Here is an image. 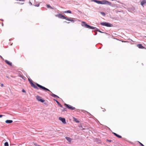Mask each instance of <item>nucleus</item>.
<instances>
[{
  "mask_svg": "<svg viewBox=\"0 0 146 146\" xmlns=\"http://www.w3.org/2000/svg\"><path fill=\"white\" fill-rule=\"evenodd\" d=\"M35 84L37 86L39 87L41 89H42L45 91H48L50 92L51 93V94H50V95L52 97L54 98H56V97H57L56 95L52 93L51 91H50L48 89H47V88L38 84L37 83H36Z\"/></svg>",
  "mask_w": 146,
  "mask_h": 146,
  "instance_id": "1",
  "label": "nucleus"
},
{
  "mask_svg": "<svg viewBox=\"0 0 146 146\" xmlns=\"http://www.w3.org/2000/svg\"><path fill=\"white\" fill-rule=\"evenodd\" d=\"M55 16L56 17H57L59 18L62 19H65L67 21H70L72 22H74V21L71 18H68L67 17H66L61 14L59 13L58 14L55 15Z\"/></svg>",
  "mask_w": 146,
  "mask_h": 146,
  "instance_id": "2",
  "label": "nucleus"
},
{
  "mask_svg": "<svg viewBox=\"0 0 146 146\" xmlns=\"http://www.w3.org/2000/svg\"><path fill=\"white\" fill-rule=\"evenodd\" d=\"M91 2H95L99 4H108L110 5L111 3L106 0L98 1L97 0H91Z\"/></svg>",
  "mask_w": 146,
  "mask_h": 146,
  "instance_id": "3",
  "label": "nucleus"
},
{
  "mask_svg": "<svg viewBox=\"0 0 146 146\" xmlns=\"http://www.w3.org/2000/svg\"><path fill=\"white\" fill-rule=\"evenodd\" d=\"M81 25L82 27L86 28H88L89 29H93L95 28L94 27L90 26L84 21L82 22Z\"/></svg>",
  "mask_w": 146,
  "mask_h": 146,
  "instance_id": "4",
  "label": "nucleus"
},
{
  "mask_svg": "<svg viewBox=\"0 0 146 146\" xmlns=\"http://www.w3.org/2000/svg\"><path fill=\"white\" fill-rule=\"evenodd\" d=\"M28 81L29 82L31 86L32 87H33L34 88L36 89L37 90L38 89V88L37 87L35 86V85L33 83L34 82L32 81V80L30 79L29 78H28Z\"/></svg>",
  "mask_w": 146,
  "mask_h": 146,
  "instance_id": "5",
  "label": "nucleus"
},
{
  "mask_svg": "<svg viewBox=\"0 0 146 146\" xmlns=\"http://www.w3.org/2000/svg\"><path fill=\"white\" fill-rule=\"evenodd\" d=\"M64 105L69 110H73L75 109V107H73L72 106L65 103L64 104Z\"/></svg>",
  "mask_w": 146,
  "mask_h": 146,
  "instance_id": "6",
  "label": "nucleus"
},
{
  "mask_svg": "<svg viewBox=\"0 0 146 146\" xmlns=\"http://www.w3.org/2000/svg\"><path fill=\"white\" fill-rule=\"evenodd\" d=\"M36 98L38 101H40L42 103L43 102L45 101L44 100H43L42 99V98L41 97L38 96H36Z\"/></svg>",
  "mask_w": 146,
  "mask_h": 146,
  "instance_id": "7",
  "label": "nucleus"
},
{
  "mask_svg": "<svg viewBox=\"0 0 146 146\" xmlns=\"http://www.w3.org/2000/svg\"><path fill=\"white\" fill-rule=\"evenodd\" d=\"M59 119L64 124L66 123V120L65 118H62L61 117H60L59 118Z\"/></svg>",
  "mask_w": 146,
  "mask_h": 146,
  "instance_id": "8",
  "label": "nucleus"
},
{
  "mask_svg": "<svg viewBox=\"0 0 146 146\" xmlns=\"http://www.w3.org/2000/svg\"><path fill=\"white\" fill-rule=\"evenodd\" d=\"M141 5L144 7V5L146 4V0H140Z\"/></svg>",
  "mask_w": 146,
  "mask_h": 146,
  "instance_id": "9",
  "label": "nucleus"
},
{
  "mask_svg": "<svg viewBox=\"0 0 146 146\" xmlns=\"http://www.w3.org/2000/svg\"><path fill=\"white\" fill-rule=\"evenodd\" d=\"M5 62L7 63V64H8V65H9L10 66H12V62H10L9 61H8L7 60H5Z\"/></svg>",
  "mask_w": 146,
  "mask_h": 146,
  "instance_id": "10",
  "label": "nucleus"
},
{
  "mask_svg": "<svg viewBox=\"0 0 146 146\" xmlns=\"http://www.w3.org/2000/svg\"><path fill=\"white\" fill-rule=\"evenodd\" d=\"M54 100L56 101V103L58 104V105L61 108H62V106L56 100L54 99Z\"/></svg>",
  "mask_w": 146,
  "mask_h": 146,
  "instance_id": "11",
  "label": "nucleus"
},
{
  "mask_svg": "<svg viewBox=\"0 0 146 146\" xmlns=\"http://www.w3.org/2000/svg\"><path fill=\"white\" fill-rule=\"evenodd\" d=\"M137 47H138L139 48L141 49H143L145 48L144 47H143L141 44H138L137 45Z\"/></svg>",
  "mask_w": 146,
  "mask_h": 146,
  "instance_id": "12",
  "label": "nucleus"
},
{
  "mask_svg": "<svg viewBox=\"0 0 146 146\" xmlns=\"http://www.w3.org/2000/svg\"><path fill=\"white\" fill-rule=\"evenodd\" d=\"M94 28H95L94 29H95V30L96 31H98L100 33H106H106H104V32H102L100 30L98 29H97L96 27H94Z\"/></svg>",
  "mask_w": 146,
  "mask_h": 146,
  "instance_id": "13",
  "label": "nucleus"
},
{
  "mask_svg": "<svg viewBox=\"0 0 146 146\" xmlns=\"http://www.w3.org/2000/svg\"><path fill=\"white\" fill-rule=\"evenodd\" d=\"M13 122V120H7L5 121V123H12Z\"/></svg>",
  "mask_w": 146,
  "mask_h": 146,
  "instance_id": "14",
  "label": "nucleus"
},
{
  "mask_svg": "<svg viewBox=\"0 0 146 146\" xmlns=\"http://www.w3.org/2000/svg\"><path fill=\"white\" fill-rule=\"evenodd\" d=\"M112 26H113V25L112 24H110L106 22V26L107 27H111Z\"/></svg>",
  "mask_w": 146,
  "mask_h": 146,
  "instance_id": "15",
  "label": "nucleus"
},
{
  "mask_svg": "<svg viewBox=\"0 0 146 146\" xmlns=\"http://www.w3.org/2000/svg\"><path fill=\"white\" fill-rule=\"evenodd\" d=\"M65 138L69 142H70L72 140V139L68 137H66Z\"/></svg>",
  "mask_w": 146,
  "mask_h": 146,
  "instance_id": "16",
  "label": "nucleus"
},
{
  "mask_svg": "<svg viewBox=\"0 0 146 146\" xmlns=\"http://www.w3.org/2000/svg\"><path fill=\"white\" fill-rule=\"evenodd\" d=\"M64 13H71L72 12L70 10H68L67 11H64Z\"/></svg>",
  "mask_w": 146,
  "mask_h": 146,
  "instance_id": "17",
  "label": "nucleus"
},
{
  "mask_svg": "<svg viewBox=\"0 0 146 146\" xmlns=\"http://www.w3.org/2000/svg\"><path fill=\"white\" fill-rule=\"evenodd\" d=\"M106 22H102L100 23V24L103 26H106Z\"/></svg>",
  "mask_w": 146,
  "mask_h": 146,
  "instance_id": "18",
  "label": "nucleus"
},
{
  "mask_svg": "<svg viewBox=\"0 0 146 146\" xmlns=\"http://www.w3.org/2000/svg\"><path fill=\"white\" fill-rule=\"evenodd\" d=\"M115 136L119 138H121L122 137L121 136L117 134V133H116V134H115Z\"/></svg>",
  "mask_w": 146,
  "mask_h": 146,
  "instance_id": "19",
  "label": "nucleus"
},
{
  "mask_svg": "<svg viewBox=\"0 0 146 146\" xmlns=\"http://www.w3.org/2000/svg\"><path fill=\"white\" fill-rule=\"evenodd\" d=\"M46 7L48 8H50L51 9H53V8L52 7L49 5H47Z\"/></svg>",
  "mask_w": 146,
  "mask_h": 146,
  "instance_id": "20",
  "label": "nucleus"
},
{
  "mask_svg": "<svg viewBox=\"0 0 146 146\" xmlns=\"http://www.w3.org/2000/svg\"><path fill=\"white\" fill-rule=\"evenodd\" d=\"M4 145L5 146H9L8 143L7 142H5L4 143Z\"/></svg>",
  "mask_w": 146,
  "mask_h": 146,
  "instance_id": "21",
  "label": "nucleus"
},
{
  "mask_svg": "<svg viewBox=\"0 0 146 146\" xmlns=\"http://www.w3.org/2000/svg\"><path fill=\"white\" fill-rule=\"evenodd\" d=\"M62 111H67V110L65 108H63V109L62 110Z\"/></svg>",
  "mask_w": 146,
  "mask_h": 146,
  "instance_id": "22",
  "label": "nucleus"
},
{
  "mask_svg": "<svg viewBox=\"0 0 146 146\" xmlns=\"http://www.w3.org/2000/svg\"><path fill=\"white\" fill-rule=\"evenodd\" d=\"M74 119L75 121H76V122H77V123H78L79 122V121L78 120L76 119L75 118H74Z\"/></svg>",
  "mask_w": 146,
  "mask_h": 146,
  "instance_id": "23",
  "label": "nucleus"
},
{
  "mask_svg": "<svg viewBox=\"0 0 146 146\" xmlns=\"http://www.w3.org/2000/svg\"><path fill=\"white\" fill-rule=\"evenodd\" d=\"M100 13L104 16H105L106 15V14L104 12H100Z\"/></svg>",
  "mask_w": 146,
  "mask_h": 146,
  "instance_id": "24",
  "label": "nucleus"
},
{
  "mask_svg": "<svg viewBox=\"0 0 146 146\" xmlns=\"http://www.w3.org/2000/svg\"><path fill=\"white\" fill-rule=\"evenodd\" d=\"M106 141H108L109 142H113V141H112V140H108V139H107L106 140Z\"/></svg>",
  "mask_w": 146,
  "mask_h": 146,
  "instance_id": "25",
  "label": "nucleus"
},
{
  "mask_svg": "<svg viewBox=\"0 0 146 146\" xmlns=\"http://www.w3.org/2000/svg\"><path fill=\"white\" fill-rule=\"evenodd\" d=\"M39 5H40V4L39 3L38 4L36 5H35V7H38L39 6Z\"/></svg>",
  "mask_w": 146,
  "mask_h": 146,
  "instance_id": "26",
  "label": "nucleus"
},
{
  "mask_svg": "<svg viewBox=\"0 0 146 146\" xmlns=\"http://www.w3.org/2000/svg\"><path fill=\"white\" fill-rule=\"evenodd\" d=\"M139 142L141 146H144V145L141 142Z\"/></svg>",
  "mask_w": 146,
  "mask_h": 146,
  "instance_id": "27",
  "label": "nucleus"
},
{
  "mask_svg": "<svg viewBox=\"0 0 146 146\" xmlns=\"http://www.w3.org/2000/svg\"><path fill=\"white\" fill-rule=\"evenodd\" d=\"M0 57L3 60H4L5 61V60L0 55Z\"/></svg>",
  "mask_w": 146,
  "mask_h": 146,
  "instance_id": "28",
  "label": "nucleus"
},
{
  "mask_svg": "<svg viewBox=\"0 0 146 146\" xmlns=\"http://www.w3.org/2000/svg\"><path fill=\"white\" fill-rule=\"evenodd\" d=\"M22 92H26V91L24 89L22 90Z\"/></svg>",
  "mask_w": 146,
  "mask_h": 146,
  "instance_id": "29",
  "label": "nucleus"
},
{
  "mask_svg": "<svg viewBox=\"0 0 146 146\" xmlns=\"http://www.w3.org/2000/svg\"><path fill=\"white\" fill-rule=\"evenodd\" d=\"M4 115H0V118L1 117H2V116H4Z\"/></svg>",
  "mask_w": 146,
  "mask_h": 146,
  "instance_id": "30",
  "label": "nucleus"
},
{
  "mask_svg": "<svg viewBox=\"0 0 146 146\" xmlns=\"http://www.w3.org/2000/svg\"><path fill=\"white\" fill-rule=\"evenodd\" d=\"M97 34V32H95V34H94V35H96Z\"/></svg>",
  "mask_w": 146,
  "mask_h": 146,
  "instance_id": "31",
  "label": "nucleus"
},
{
  "mask_svg": "<svg viewBox=\"0 0 146 146\" xmlns=\"http://www.w3.org/2000/svg\"><path fill=\"white\" fill-rule=\"evenodd\" d=\"M29 3L31 5H32V3L30 2V1L29 2Z\"/></svg>",
  "mask_w": 146,
  "mask_h": 146,
  "instance_id": "32",
  "label": "nucleus"
},
{
  "mask_svg": "<svg viewBox=\"0 0 146 146\" xmlns=\"http://www.w3.org/2000/svg\"><path fill=\"white\" fill-rule=\"evenodd\" d=\"M25 0H19V1H25Z\"/></svg>",
  "mask_w": 146,
  "mask_h": 146,
  "instance_id": "33",
  "label": "nucleus"
},
{
  "mask_svg": "<svg viewBox=\"0 0 146 146\" xmlns=\"http://www.w3.org/2000/svg\"><path fill=\"white\" fill-rule=\"evenodd\" d=\"M1 87H3L4 86V85L3 84H1Z\"/></svg>",
  "mask_w": 146,
  "mask_h": 146,
  "instance_id": "34",
  "label": "nucleus"
},
{
  "mask_svg": "<svg viewBox=\"0 0 146 146\" xmlns=\"http://www.w3.org/2000/svg\"><path fill=\"white\" fill-rule=\"evenodd\" d=\"M113 133L115 135V134H116V133H114V132H113Z\"/></svg>",
  "mask_w": 146,
  "mask_h": 146,
  "instance_id": "35",
  "label": "nucleus"
},
{
  "mask_svg": "<svg viewBox=\"0 0 146 146\" xmlns=\"http://www.w3.org/2000/svg\"><path fill=\"white\" fill-rule=\"evenodd\" d=\"M35 145H36V146H37V145H38L37 144H36V143L35 144Z\"/></svg>",
  "mask_w": 146,
  "mask_h": 146,
  "instance_id": "36",
  "label": "nucleus"
},
{
  "mask_svg": "<svg viewBox=\"0 0 146 146\" xmlns=\"http://www.w3.org/2000/svg\"><path fill=\"white\" fill-rule=\"evenodd\" d=\"M56 98H59V97L57 95V97H56Z\"/></svg>",
  "mask_w": 146,
  "mask_h": 146,
  "instance_id": "37",
  "label": "nucleus"
},
{
  "mask_svg": "<svg viewBox=\"0 0 146 146\" xmlns=\"http://www.w3.org/2000/svg\"><path fill=\"white\" fill-rule=\"evenodd\" d=\"M106 111L105 109H104V110H103V111Z\"/></svg>",
  "mask_w": 146,
  "mask_h": 146,
  "instance_id": "38",
  "label": "nucleus"
},
{
  "mask_svg": "<svg viewBox=\"0 0 146 146\" xmlns=\"http://www.w3.org/2000/svg\"><path fill=\"white\" fill-rule=\"evenodd\" d=\"M2 26H3V23H2Z\"/></svg>",
  "mask_w": 146,
  "mask_h": 146,
  "instance_id": "39",
  "label": "nucleus"
},
{
  "mask_svg": "<svg viewBox=\"0 0 146 146\" xmlns=\"http://www.w3.org/2000/svg\"><path fill=\"white\" fill-rule=\"evenodd\" d=\"M1 20L2 21H3V19H1Z\"/></svg>",
  "mask_w": 146,
  "mask_h": 146,
  "instance_id": "40",
  "label": "nucleus"
},
{
  "mask_svg": "<svg viewBox=\"0 0 146 146\" xmlns=\"http://www.w3.org/2000/svg\"><path fill=\"white\" fill-rule=\"evenodd\" d=\"M69 23V22H68V23Z\"/></svg>",
  "mask_w": 146,
  "mask_h": 146,
  "instance_id": "41",
  "label": "nucleus"
},
{
  "mask_svg": "<svg viewBox=\"0 0 146 146\" xmlns=\"http://www.w3.org/2000/svg\"><path fill=\"white\" fill-rule=\"evenodd\" d=\"M21 77H22V76H21Z\"/></svg>",
  "mask_w": 146,
  "mask_h": 146,
  "instance_id": "42",
  "label": "nucleus"
},
{
  "mask_svg": "<svg viewBox=\"0 0 146 146\" xmlns=\"http://www.w3.org/2000/svg\"><path fill=\"white\" fill-rule=\"evenodd\" d=\"M65 22L67 23V22L66 21Z\"/></svg>",
  "mask_w": 146,
  "mask_h": 146,
  "instance_id": "43",
  "label": "nucleus"
}]
</instances>
